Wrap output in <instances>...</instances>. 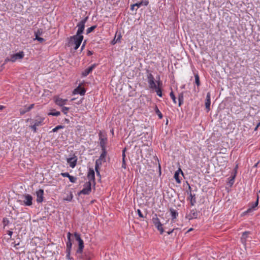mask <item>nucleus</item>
I'll return each instance as SVG.
<instances>
[{"label": "nucleus", "mask_w": 260, "mask_h": 260, "mask_svg": "<svg viewBox=\"0 0 260 260\" xmlns=\"http://www.w3.org/2000/svg\"><path fill=\"white\" fill-rule=\"evenodd\" d=\"M148 74L147 78L148 79V83L149 87L151 89L155 90L157 95L159 97L162 96V91L161 87L162 85V82L159 81V77H158V81L155 82V79L151 73H149V71H147Z\"/></svg>", "instance_id": "f257e3e1"}, {"label": "nucleus", "mask_w": 260, "mask_h": 260, "mask_svg": "<svg viewBox=\"0 0 260 260\" xmlns=\"http://www.w3.org/2000/svg\"><path fill=\"white\" fill-rule=\"evenodd\" d=\"M88 19V17L87 16L77 24V27H78V30L76 34V35L83 36L82 34H83L85 28V24L87 22Z\"/></svg>", "instance_id": "f03ea898"}, {"label": "nucleus", "mask_w": 260, "mask_h": 260, "mask_svg": "<svg viewBox=\"0 0 260 260\" xmlns=\"http://www.w3.org/2000/svg\"><path fill=\"white\" fill-rule=\"evenodd\" d=\"M152 221L157 230L160 232V234H162L164 232V229L162 228V224L161 223L156 214H154V215L153 216Z\"/></svg>", "instance_id": "7ed1b4c3"}, {"label": "nucleus", "mask_w": 260, "mask_h": 260, "mask_svg": "<svg viewBox=\"0 0 260 260\" xmlns=\"http://www.w3.org/2000/svg\"><path fill=\"white\" fill-rule=\"evenodd\" d=\"M91 182H86L84 183L83 185V188L80 190L78 194H84V195H88L90 193L91 191Z\"/></svg>", "instance_id": "20e7f679"}, {"label": "nucleus", "mask_w": 260, "mask_h": 260, "mask_svg": "<svg viewBox=\"0 0 260 260\" xmlns=\"http://www.w3.org/2000/svg\"><path fill=\"white\" fill-rule=\"evenodd\" d=\"M24 53L22 51L19 52L16 54L11 55L10 58L7 57L5 59V62L12 61L13 62L16 61L18 59H21L24 57Z\"/></svg>", "instance_id": "39448f33"}, {"label": "nucleus", "mask_w": 260, "mask_h": 260, "mask_svg": "<svg viewBox=\"0 0 260 260\" xmlns=\"http://www.w3.org/2000/svg\"><path fill=\"white\" fill-rule=\"evenodd\" d=\"M71 40H73L74 43L75 45L74 49L77 50L80 46L83 40V36H77L76 35L71 37Z\"/></svg>", "instance_id": "423d86ee"}, {"label": "nucleus", "mask_w": 260, "mask_h": 260, "mask_svg": "<svg viewBox=\"0 0 260 260\" xmlns=\"http://www.w3.org/2000/svg\"><path fill=\"white\" fill-rule=\"evenodd\" d=\"M43 120L44 118L37 116L36 119H28L27 121L29 122L30 124H35L36 126H39L43 125Z\"/></svg>", "instance_id": "0eeeda50"}, {"label": "nucleus", "mask_w": 260, "mask_h": 260, "mask_svg": "<svg viewBox=\"0 0 260 260\" xmlns=\"http://www.w3.org/2000/svg\"><path fill=\"white\" fill-rule=\"evenodd\" d=\"M87 177L88 179V182H91V184H93V185L94 186L95 184V173L94 170L90 168L89 169Z\"/></svg>", "instance_id": "6e6552de"}, {"label": "nucleus", "mask_w": 260, "mask_h": 260, "mask_svg": "<svg viewBox=\"0 0 260 260\" xmlns=\"http://www.w3.org/2000/svg\"><path fill=\"white\" fill-rule=\"evenodd\" d=\"M198 216V212H197L196 209H193L191 210L189 213L187 214L185 216V218L189 220H190L193 219H196Z\"/></svg>", "instance_id": "1a4fd4ad"}, {"label": "nucleus", "mask_w": 260, "mask_h": 260, "mask_svg": "<svg viewBox=\"0 0 260 260\" xmlns=\"http://www.w3.org/2000/svg\"><path fill=\"white\" fill-rule=\"evenodd\" d=\"M102 153H101L99 159H96L95 161H99V165L101 166L102 162L106 161V156L107 155L106 149H102Z\"/></svg>", "instance_id": "9d476101"}, {"label": "nucleus", "mask_w": 260, "mask_h": 260, "mask_svg": "<svg viewBox=\"0 0 260 260\" xmlns=\"http://www.w3.org/2000/svg\"><path fill=\"white\" fill-rule=\"evenodd\" d=\"M37 199L36 201L38 203H42L44 199V190L42 189H40L36 191Z\"/></svg>", "instance_id": "9b49d317"}, {"label": "nucleus", "mask_w": 260, "mask_h": 260, "mask_svg": "<svg viewBox=\"0 0 260 260\" xmlns=\"http://www.w3.org/2000/svg\"><path fill=\"white\" fill-rule=\"evenodd\" d=\"M25 200L23 201L24 204L25 206H31L32 204V197L31 196L28 194H25L24 196Z\"/></svg>", "instance_id": "f8f14e48"}, {"label": "nucleus", "mask_w": 260, "mask_h": 260, "mask_svg": "<svg viewBox=\"0 0 260 260\" xmlns=\"http://www.w3.org/2000/svg\"><path fill=\"white\" fill-rule=\"evenodd\" d=\"M99 137L100 140V146L102 149H106V144L107 143V139L106 137H103L102 133L100 132L99 134Z\"/></svg>", "instance_id": "ddd939ff"}, {"label": "nucleus", "mask_w": 260, "mask_h": 260, "mask_svg": "<svg viewBox=\"0 0 260 260\" xmlns=\"http://www.w3.org/2000/svg\"><path fill=\"white\" fill-rule=\"evenodd\" d=\"M170 214L171 216V222L172 223L175 222V219L178 216V212L177 211L172 208H170L169 209Z\"/></svg>", "instance_id": "4468645a"}, {"label": "nucleus", "mask_w": 260, "mask_h": 260, "mask_svg": "<svg viewBox=\"0 0 260 260\" xmlns=\"http://www.w3.org/2000/svg\"><path fill=\"white\" fill-rule=\"evenodd\" d=\"M96 64L94 63L85 69L82 73V76L86 77L92 72V71L96 67Z\"/></svg>", "instance_id": "2eb2a0df"}, {"label": "nucleus", "mask_w": 260, "mask_h": 260, "mask_svg": "<svg viewBox=\"0 0 260 260\" xmlns=\"http://www.w3.org/2000/svg\"><path fill=\"white\" fill-rule=\"evenodd\" d=\"M55 103L60 106H62L67 104L68 100L67 99H62L59 97L54 98Z\"/></svg>", "instance_id": "dca6fc26"}, {"label": "nucleus", "mask_w": 260, "mask_h": 260, "mask_svg": "<svg viewBox=\"0 0 260 260\" xmlns=\"http://www.w3.org/2000/svg\"><path fill=\"white\" fill-rule=\"evenodd\" d=\"M77 161V158L76 156L73 157L67 158V162L70 164V166L72 168H74L76 166Z\"/></svg>", "instance_id": "f3484780"}, {"label": "nucleus", "mask_w": 260, "mask_h": 260, "mask_svg": "<svg viewBox=\"0 0 260 260\" xmlns=\"http://www.w3.org/2000/svg\"><path fill=\"white\" fill-rule=\"evenodd\" d=\"M42 30L41 29H38L35 32V40H38L40 43H43L45 41V39L43 38L40 37V36L42 34Z\"/></svg>", "instance_id": "a211bd4d"}, {"label": "nucleus", "mask_w": 260, "mask_h": 260, "mask_svg": "<svg viewBox=\"0 0 260 260\" xmlns=\"http://www.w3.org/2000/svg\"><path fill=\"white\" fill-rule=\"evenodd\" d=\"M148 3L149 2L147 1H142L140 3H137L135 4L132 5L131 7V9L132 10H134V8L136 6H137V8H140L142 5L147 6L148 5Z\"/></svg>", "instance_id": "6ab92c4d"}, {"label": "nucleus", "mask_w": 260, "mask_h": 260, "mask_svg": "<svg viewBox=\"0 0 260 260\" xmlns=\"http://www.w3.org/2000/svg\"><path fill=\"white\" fill-rule=\"evenodd\" d=\"M85 91V89L84 88H82L79 86L78 87L74 89L73 93L74 94H80V95H84Z\"/></svg>", "instance_id": "aec40b11"}, {"label": "nucleus", "mask_w": 260, "mask_h": 260, "mask_svg": "<svg viewBox=\"0 0 260 260\" xmlns=\"http://www.w3.org/2000/svg\"><path fill=\"white\" fill-rule=\"evenodd\" d=\"M80 258V260H90V256L88 253L85 252L84 253L76 254Z\"/></svg>", "instance_id": "412c9836"}, {"label": "nucleus", "mask_w": 260, "mask_h": 260, "mask_svg": "<svg viewBox=\"0 0 260 260\" xmlns=\"http://www.w3.org/2000/svg\"><path fill=\"white\" fill-rule=\"evenodd\" d=\"M71 234L70 232H69L68 233V235H67L68 242L67 243L66 251H71L72 244L71 240Z\"/></svg>", "instance_id": "4be33fe9"}, {"label": "nucleus", "mask_w": 260, "mask_h": 260, "mask_svg": "<svg viewBox=\"0 0 260 260\" xmlns=\"http://www.w3.org/2000/svg\"><path fill=\"white\" fill-rule=\"evenodd\" d=\"M84 248V242L83 240L78 242V248L76 251V254H81Z\"/></svg>", "instance_id": "5701e85b"}, {"label": "nucleus", "mask_w": 260, "mask_h": 260, "mask_svg": "<svg viewBox=\"0 0 260 260\" xmlns=\"http://www.w3.org/2000/svg\"><path fill=\"white\" fill-rule=\"evenodd\" d=\"M181 172V174L183 175V173L181 170V169H179L178 170L175 172L174 174V178L176 180V182L178 183H180L181 182V179L179 178V173Z\"/></svg>", "instance_id": "b1692460"}, {"label": "nucleus", "mask_w": 260, "mask_h": 260, "mask_svg": "<svg viewBox=\"0 0 260 260\" xmlns=\"http://www.w3.org/2000/svg\"><path fill=\"white\" fill-rule=\"evenodd\" d=\"M249 234H250L249 232H245L243 233L242 237L241 238V242L244 245H246V243L247 241V238H248V236Z\"/></svg>", "instance_id": "393cba45"}, {"label": "nucleus", "mask_w": 260, "mask_h": 260, "mask_svg": "<svg viewBox=\"0 0 260 260\" xmlns=\"http://www.w3.org/2000/svg\"><path fill=\"white\" fill-rule=\"evenodd\" d=\"M258 196L257 197L256 201L255 203H252L251 207L247 209L246 211V213H249L254 210V208L258 205Z\"/></svg>", "instance_id": "a878e982"}, {"label": "nucleus", "mask_w": 260, "mask_h": 260, "mask_svg": "<svg viewBox=\"0 0 260 260\" xmlns=\"http://www.w3.org/2000/svg\"><path fill=\"white\" fill-rule=\"evenodd\" d=\"M189 198L190 200V205L193 206L196 203V196L194 194H192L191 192L189 193Z\"/></svg>", "instance_id": "bb28decb"}, {"label": "nucleus", "mask_w": 260, "mask_h": 260, "mask_svg": "<svg viewBox=\"0 0 260 260\" xmlns=\"http://www.w3.org/2000/svg\"><path fill=\"white\" fill-rule=\"evenodd\" d=\"M121 36L120 34H119L118 36H117V37L116 38V36H115L114 39L111 41V44L112 45H114L117 42H119L120 41V39H121Z\"/></svg>", "instance_id": "cd10ccee"}, {"label": "nucleus", "mask_w": 260, "mask_h": 260, "mask_svg": "<svg viewBox=\"0 0 260 260\" xmlns=\"http://www.w3.org/2000/svg\"><path fill=\"white\" fill-rule=\"evenodd\" d=\"M99 161H95V170L96 171V175L98 176H101L100 175V171H99V167H100V165H99Z\"/></svg>", "instance_id": "c85d7f7f"}, {"label": "nucleus", "mask_w": 260, "mask_h": 260, "mask_svg": "<svg viewBox=\"0 0 260 260\" xmlns=\"http://www.w3.org/2000/svg\"><path fill=\"white\" fill-rule=\"evenodd\" d=\"M195 83L198 86L200 85V77L198 74L194 75Z\"/></svg>", "instance_id": "c756f323"}, {"label": "nucleus", "mask_w": 260, "mask_h": 260, "mask_svg": "<svg viewBox=\"0 0 260 260\" xmlns=\"http://www.w3.org/2000/svg\"><path fill=\"white\" fill-rule=\"evenodd\" d=\"M211 104V101H206L205 102V107L206 112H209L210 111V107Z\"/></svg>", "instance_id": "7c9ffc66"}, {"label": "nucleus", "mask_w": 260, "mask_h": 260, "mask_svg": "<svg viewBox=\"0 0 260 260\" xmlns=\"http://www.w3.org/2000/svg\"><path fill=\"white\" fill-rule=\"evenodd\" d=\"M178 101L179 106H180L183 103V95L182 93L179 94Z\"/></svg>", "instance_id": "2f4dec72"}, {"label": "nucleus", "mask_w": 260, "mask_h": 260, "mask_svg": "<svg viewBox=\"0 0 260 260\" xmlns=\"http://www.w3.org/2000/svg\"><path fill=\"white\" fill-rule=\"evenodd\" d=\"M74 235L76 240L78 242H80V241L82 240V239L80 237V234H79L78 233L75 232L74 233Z\"/></svg>", "instance_id": "473e14b6"}, {"label": "nucleus", "mask_w": 260, "mask_h": 260, "mask_svg": "<svg viewBox=\"0 0 260 260\" xmlns=\"http://www.w3.org/2000/svg\"><path fill=\"white\" fill-rule=\"evenodd\" d=\"M96 27V25L92 26L86 29V34H89L91 32H92L95 28Z\"/></svg>", "instance_id": "72a5a7b5"}, {"label": "nucleus", "mask_w": 260, "mask_h": 260, "mask_svg": "<svg viewBox=\"0 0 260 260\" xmlns=\"http://www.w3.org/2000/svg\"><path fill=\"white\" fill-rule=\"evenodd\" d=\"M34 106V104H31L30 106H29L28 107L25 108V110L20 111L21 114H23L25 112H28Z\"/></svg>", "instance_id": "f704fd0d"}, {"label": "nucleus", "mask_w": 260, "mask_h": 260, "mask_svg": "<svg viewBox=\"0 0 260 260\" xmlns=\"http://www.w3.org/2000/svg\"><path fill=\"white\" fill-rule=\"evenodd\" d=\"M37 126L35 125V124H30L29 127L31 129L34 133H36L37 131Z\"/></svg>", "instance_id": "c9c22d12"}, {"label": "nucleus", "mask_w": 260, "mask_h": 260, "mask_svg": "<svg viewBox=\"0 0 260 260\" xmlns=\"http://www.w3.org/2000/svg\"><path fill=\"white\" fill-rule=\"evenodd\" d=\"M70 181L72 183H75L76 181L77 178L73 176L70 175L68 177Z\"/></svg>", "instance_id": "e433bc0d"}, {"label": "nucleus", "mask_w": 260, "mask_h": 260, "mask_svg": "<svg viewBox=\"0 0 260 260\" xmlns=\"http://www.w3.org/2000/svg\"><path fill=\"white\" fill-rule=\"evenodd\" d=\"M170 97L173 101L174 103H176V98L173 91H171L170 94Z\"/></svg>", "instance_id": "4c0bfd02"}, {"label": "nucleus", "mask_w": 260, "mask_h": 260, "mask_svg": "<svg viewBox=\"0 0 260 260\" xmlns=\"http://www.w3.org/2000/svg\"><path fill=\"white\" fill-rule=\"evenodd\" d=\"M62 128H63V126H62V125H57V126H56L55 128H54L52 129V132H57L59 129Z\"/></svg>", "instance_id": "58836bf2"}, {"label": "nucleus", "mask_w": 260, "mask_h": 260, "mask_svg": "<svg viewBox=\"0 0 260 260\" xmlns=\"http://www.w3.org/2000/svg\"><path fill=\"white\" fill-rule=\"evenodd\" d=\"M3 222L4 226H6L9 223V221L7 218H4Z\"/></svg>", "instance_id": "ea45409f"}, {"label": "nucleus", "mask_w": 260, "mask_h": 260, "mask_svg": "<svg viewBox=\"0 0 260 260\" xmlns=\"http://www.w3.org/2000/svg\"><path fill=\"white\" fill-rule=\"evenodd\" d=\"M66 253H67V258L69 260H71L72 259V257H71L70 256V254H71V251H66Z\"/></svg>", "instance_id": "a19ab883"}, {"label": "nucleus", "mask_w": 260, "mask_h": 260, "mask_svg": "<svg viewBox=\"0 0 260 260\" xmlns=\"http://www.w3.org/2000/svg\"><path fill=\"white\" fill-rule=\"evenodd\" d=\"M60 175L64 177H69V176L70 175L69 173L66 172V173H61Z\"/></svg>", "instance_id": "79ce46f5"}, {"label": "nucleus", "mask_w": 260, "mask_h": 260, "mask_svg": "<svg viewBox=\"0 0 260 260\" xmlns=\"http://www.w3.org/2000/svg\"><path fill=\"white\" fill-rule=\"evenodd\" d=\"M126 148H124L122 150V159H125V151H126Z\"/></svg>", "instance_id": "37998d69"}, {"label": "nucleus", "mask_w": 260, "mask_h": 260, "mask_svg": "<svg viewBox=\"0 0 260 260\" xmlns=\"http://www.w3.org/2000/svg\"><path fill=\"white\" fill-rule=\"evenodd\" d=\"M126 167V165L125 160L124 159H122V168L125 169Z\"/></svg>", "instance_id": "c03bdc74"}, {"label": "nucleus", "mask_w": 260, "mask_h": 260, "mask_svg": "<svg viewBox=\"0 0 260 260\" xmlns=\"http://www.w3.org/2000/svg\"><path fill=\"white\" fill-rule=\"evenodd\" d=\"M210 99H211L210 93V92H208L207 94V96H206V101H210Z\"/></svg>", "instance_id": "a18cd8bd"}, {"label": "nucleus", "mask_w": 260, "mask_h": 260, "mask_svg": "<svg viewBox=\"0 0 260 260\" xmlns=\"http://www.w3.org/2000/svg\"><path fill=\"white\" fill-rule=\"evenodd\" d=\"M137 213H138V214L139 215V216L140 217H141V218H143L144 217V216H143V214L142 213V212H141V210L140 209H138L137 210Z\"/></svg>", "instance_id": "49530a36"}, {"label": "nucleus", "mask_w": 260, "mask_h": 260, "mask_svg": "<svg viewBox=\"0 0 260 260\" xmlns=\"http://www.w3.org/2000/svg\"><path fill=\"white\" fill-rule=\"evenodd\" d=\"M61 109L62 112L64 113V114H67V111L69 109V108L66 107H62Z\"/></svg>", "instance_id": "de8ad7c7"}, {"label": "nucleus", "mask_w": 260, "mask_h": 260, "mask_svg": "<svg viewBox=\"0 0 260 260\" xmlns=\"http://www.w3.org/2000/svg\"><path fill=\"white\" fill-rule=\"evenodd\" d=\"M154 109L156 112V114H161V112L159 111V109L157 107V106L154 107Z\"/></svg>", "instance_id": "09e8293b"}, {"label": "nucleus", "mask_w": 260, "mask_h": 260, "mask_svg": "<svg viewBox=\"0 0 260 260\" xmlns=\"http://www.w3.org/2000/svg\"><path fill=\"white\" fill-rule=\"evenodd\" d=\"M86 41L85 40V41H84V42H83V43L81 46V50H82L84 48L85 45H86Z\"/></svg>", "instance_id": "8fccbe9b"}, {"label": "nucleus", "mask_w": 260, "mask_h": 260, "mask_svg": "<svg viewBox=\"0 0 260 260\" xmlns=\"http://www.w3.org/2000/svg\"><path fill=\"white\" fill-rule=\"evenodd\" d=\"M48 114H60V112L59 111H54V112H50L49 113H48Z\"/></svg>", "instance_id": "3c124183"}, {"label": "nucleus", "mask_w": 260, "mask_h": 260, "mask_svg": "<svg viewBox=\"0 0 260 260\" xmlns=\"http://www.w3.org/2000/svg\"><path fill=\"white\" fill-rule=\"evenodd\" d=\"M93 54V52L90 50H88L87 53L88 56H90Z\"/></svg>", "instance_id": "603ef678"}, {"label": "nucleus", "mask_w": 260, "mask_h": 260, "mask_svg": "<svg viewBox=\"0 0 260 260\" xmlns=\"http://www.w3.org/2000/svg\"><path fill=\"white\" fill-rule=\"evenodd\" d=\"M259 126H260V121L257 124L256 127L254 128V131H256Z\"/></svg>", "instance_id": "864d4df0"}, {"label": "nucleus", "mask_w": 260, "mask_h": 260, "mask_svg": "<svg viewBox=\"0 0 260 260\" xmlns=\"http://www.w3.org/2000/svg\"><path fill=\"white\" fill-rule=\"evenodd\" d=\"M19 245V243H15V245H14V247L16 249H18L19 248L18 247V245Z\"/></svg>", "instance_id": "5fc2aeb1"}, {"label": "nucleus", "mask_w": 260, "mask_h": 260, "mask_svg": "<svg viewBox=\"0 0 260 260\" xmlns=\"http://www.w3.org/2000/svg\"><path fill=\"white\" fill-rule=\"evenodd\" d=\"M174 230H175V229H173V230H172L171 231H170L167 232V234H168V235H170V234H172V233L173 232V231H174Z\"/></svg>", "instance_id": "6e6d98bb"}, {"label": "nucleus", "mask_w": 260, "mask_h": 260, "mask_svg": "<svg viewBox=\"0 0 260 260\" xmlns=\"http://www.w3.org/2000/svg\"><path fill=\"white\" fill-rule=\"evenodd\" d=\"M8 235H9L10 237H11V236H12V234H13V232H12V231H8Z\"/></svg>", "instance_id": "4d7b16f0"}, {"label": "nucleus", "mask_w": 260, "mask_h": 260, "mask_svg": "<svg viewBox=\"0 0 260 260\" xmlns=\"http://www.w3.org/2000/svg\"><path fill=\"white\" fill-rule=\"evenodd\" d=\"M5 107L4 106H2V105H0V110H3L4 108H5Z\"/></svg>", "instance_id": "13d9d810"}, {"label": "nucleus", "mask_w": 260, "mask_h": 260, "mask_svg": "<svg viewBox=\"0 0 260 260\" xmlns=\"http://www.w3.org/2000/svg\"><path fill=\"white\" fill-rule=\"evenodd\" d=\"M159 118L161 119L163 117V115H158Z\"/></svg>", "instance_id": "bf43d9fd"}, {"label": "nucleus", "mask_w": 260, "mask_h": 260, "mask_svg": "<svg viewBox=\"0 0 260 260\" xmlns=\"http://www.w3.org/2000/svg\"><path fill=\"white\" fill-rule=\"evenodd\" d=\"M65 121H66L68 123H69V122H70L69 120V119H66V118L65 119Z\"/></svg>", "instance_id": "052dcab7"}, {"label": "nucleus", "mask_w": 260, "mask_h": 260, "mask_svg": "<svg viewBox=\"0 0 260 260\" xmlns=\"http://www.w3.org/2000/svg\"><path fill=\"white\" fill-rule=\"evenodd\" d=\"M192 230H193V229H192V228H190V229H189V230L187 231V232L188 233V232H190V231H192Z\"/></svg>", "instance_id": "680f3d73"}, {"label": "nucleus", "mask_w": 260, "mask_h": 260, "mask_svg": "<svg viewBox=\"0 0 260 260\" xmlns=\"http://www.w3.org/2000/svg\"><path fill=\"white\" fill-rule=\"evenodd\" d=\"M258 164V162H257L256 164H255L254 165V167H256L257 166Z\"/></svg>", "instance_id": "e2e57ef3"}, {"label": "nucleus", "mask_w": 260, "mask_h": 260, "mask_svg": "<svg viewBox=\"0 0 260 260\" xmlns=\"http://www.w3.org/2000/svg\"><path fill=\"white\" fill-rule=\"evenodd\" d=\"M168 124V119L167 118L166 124L167 125Z\"/></svg>", "instance_id": "0e129e2a"}, {"label": "nucleus", "mask_w": 260, "mask_h": 260, "mask_svg": "<svg viewBox=\"0 0 260 260\" xmlns=\"http://www.w3.org/2000/svg\"><path fill=\"white\" fill-rule=\"evenodd\" d=\"M53 116L55 115V116H57L58 115L57 114H55V115H52Z\"/></svg>", "instance_id": "69168bd1"}]
</instances>
